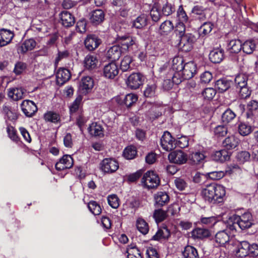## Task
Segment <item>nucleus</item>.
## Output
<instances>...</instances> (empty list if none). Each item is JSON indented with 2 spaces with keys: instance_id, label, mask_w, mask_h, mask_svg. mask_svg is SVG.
I'll use <instances>...</instances> for the list:
<instances>
[{
  "instance_id": "nucleus-54",
  "label": "nucleus",
  "mask_w": 258,
  "mask_h": 258,
  "mask_svg": "<svg viewBox=\"0 0 258 258\" xmlns=\"http://www.w3.org/2000/svg\"><path fill=\"white\" fill-rule=\"evenodd\" d=\"M107 201L109 205L112 208L116 209L119 205V200L115 195L108 196L107 197Z\"/></svg>"
},
{
  "instance_id": "nucleus-25",
  "label": "nucleus",
  "mask_w": 258,
  "mask_h": 258,
  "mask_svg": "<svg viewBox=\"0 0 258 258\" xmlns=\"http://www.w3.org/2000/svg\"><path fill=\"white\" fill-rule=\"evenodd\" d=\"M224 51L219 48L214 49L209 54V59L213 63H220L223 59Z\"/></svg>"
},
{
  "instance_id": "nucleus-58",
  "label": "nucleus",
  "mask_w": 258,
  "mask_h": 258,
  "mask_svg": "<svg viewBox=\"0 0 258 258\" xmlns=\"http://www.w3.org/2000/svg\"><path fill=\"white\" fill-rule=\"evenodd\" d=\"M150 16L153 21L155 22H157L160 20L161 14L157 6L155 5L152 7L150 11Z\"/></svg>"
},
{
  "instance_id": "nucleus-33",
  "label": "nucleus",
  "mask_w": 258,
  "mask_h": 258,
  "mask_svg": "<svg viewBox=\"0 0 258 258\" xmlns=\"http://www.w3.org/2000/svg\"><path fill=\"white\" fill-rule=\"evenodd\" d=\"M90 134L94 136L102 137L103 136V131L102 126L96 122H93L88 128Z\"/></svg>"
},
{
  "instance_id": "nucleus-17",
  "label": "nucleus",
  "mask_w": 258,
  "mask_h": 258,
  "mask_svg": "<svg viewBox=\"0 0 258 258\" xmlns=\"http://www.w3.org/2000/svg\"><path fill=\"white\" fill-rule=\"evenodd\" d=\"M94 86V81L90 77H83L80 84V90L82 94H86L89 93Z\"/></svg>"
},
{
  "instance_id": "nucleus-41",
  "label": "nucleus",
  "mask_w": 258,
  "mask_h": 258,
  "mask_svg": "<svg viewBox=\"0 0 258 258\" xmlns=\"http://www.w3.org/2000/svg\"><path fill=\"white\" fill-rule=\"evenodd\" d=\"M182 254L184 258H198L199 256L197 250L194 247L190 245L185 247Z\"/></svg>"
},
{
  "instance_id": "nucleus-47",
  "label": "nucleus",
  "mask_w": 258,
  "mask_h": 258,
  "mask_svg": "<svg viewBox=\"0 0 258 258\" xmlns=\"http://www.w3.org/2000/svg\"><path fill=\"white\" fill-rule=\"evenodd\" d=\"M137 227L139 231L143 234H146L148 232V225L147 222L142 218H139L137 220Z\"/></svg>"
},
{
  "instance_id": "nucleus-9",
  "label": "nucleus",
  "mask_w": 258,
  "mask_h": 258,
  "mask_svg": "<svg viewBox=\"0 0 258 258\" xmlns=\"http://www.w3.org/2000/svg\"><path fill=\"white\" fill-rule=\"evenodd\" d=\"M170 162L181 165L185 163L187 160V155L181 150H176L168 155Z\"/></svg>"
},
{
  "instance_id": "nucleus-61",
  "label": "nucleus",
  "mask_w": 258,
  "mask_h": 258,
  "mask_svg": "<svg viewBox=\"0 0 258 258\" xmlns=\"http://www.w3.org/2000/svg\"><path fill=\"white\" fill-rule=\"evenodd\" d=\"M176 147H178L180 148H184L188 146V139L187 137L183 136L178 138L175 140Z\"/></svg>"
},
{
  "instance_id": "nucleus-63",
  "label": "nucleus",
  "mask_w": 258,
  "mask_h": 258,
  "mask_svg": "<svg viewBox=\"0 0 258 258\" xmlns=\"http://www.w3.org/2000/svg\"><path fill=\"white\" fill-rule=\"evenodd\" d=\"M174 184L176 188L179 190H183L187 186L186 181L181 177L176 178L174 180Z\"/></svg>"
},
{
  "instance_id": "nucleus-32",
  "label": "nucleus",
  "mask_w": 258,
  "mask_h": 258,
  "mask_svg": "<svg viewBox=\"0 0 258 258\" xmlns=\"http://www.w3.org/2000/svg\"><path fill=\"white\" fill-rule=\"evenodd\" d=\"M253 130V126L248 122H242L238 124V131L242 136L249 135Z\"/></svg>"
},
{
  "instance_id": "nucleus-4",
  "label": "nucleus",
  "mask_w": 258,
  "mask_h": 258,
  "mask_svg": "<svg viewBox=\"0 0 258 258\" xmlns=\"http://www.w3.org/2000/svg\"><path fill=\"white\" fill-rule=\"evenodd\" d=\"M100 170L105 173L115 172L119 168L118 162L113 158H105L100 163Z\"/></svg>"
},
{
  "instance_id": "nucleus-13",
  "label": "nucleus",
  "mask_w": 258,
  "mask_h": 258,
  "mask_svg": "<svg viewBox=\"0 0 258 258\" xmlns=\"http://www.w3.org/2000/svg\"><path fill=\"white\" fill-rule=\"evenodd\" d=\"M21 109L23 112L27 117H31L37 111L36 104L29 100H24L21 104Z\"/></svg>"
},
{
  "instance_id": "nucleus-50",
  "label": "nucleus",
  "mask_w": 258,
  "mask_h": 258,
  "mask_svg": "<svg viewBox=\"0 0 258 258\" xmlns=\"http://www.w3.org/2000/svg\"><path fill=\"white\" fill-rule=\"evenodd\" d=\"M247 77L244 74L238 75L235 78V82L237 88L247 85Z\"/></svg>"
},
{
  "instance_id": "nucleus-27",
  "label": "nucleus",
  "mask_w": 258,
  "mask_h": 258,
  "mask_svg": "<svg viewBox=\"0 0 258 258\" xmlns=\"http://www.w3.org/2000/svg\"><path fill=\"white\" fill-rule=\"evenodd\" d=\"M154 200L156 204L162 206L169 202V197L166 192L159 191L154 195Z\"/></svg>"
},
{
  "instance_id": "nucleus-59",
  "label": "nucleus",
  "mask_w": 258,
  "mask_h": 258,
  "mask_svg": "<svg viewBox=\"0 0 258 258\" xmlns=\"http://www.w3.org/2000/svg\"><path fill=\"white\" fill-rule=\"evenodd\" d=\"M216 90L212 88H207L203 92L202 95L205 99L211 100L215 96Z\"/></svg>"
},
{
  "instance_id": "nucleus-64",
  "label": "nucleus",
  "mask_w": 258,
  "mask_h": 258,
  "mask_svg": "<svg viewBox=\"0 0 258 258\" xmlns=\"http://www.w3.org/2000/svg\"><path fill=\"white\" fill-rule=\"evenodd\" d=\"M217 219L215 217H202L201 222L203 224L210 226L215 225L217 223Z\"/></svg>"
},
{
  "instance_id": "nucleus-39",
  "label": "nucleus",
  "mask_w": 258,
  "mask_h": 258,
  "mask_svg": "<svg viewBox=\"0 0 258 258\" xmlns=\"http://www.w3.org/2000/svg\"><path fill=\"white\" fill-rule=\"evenodd\" d=\"M228 49L232 53H238L242 48V44L239 39H232L228 44Z\"/></svg>"
},
{
  "instance_id": "nucleus-31",
  "label": "nucleus",
  "mask_w": 258,
  "mask_h": 258,
  "mask_svg": "<svg viewBox=\"0 0 258 258\" xmlns=\"http://www.w3.org/2000/svg\"><path fill=\"white\" fill-rule=\"evenodd\" d=\"M170 236V232L166 227H163L159 229L153 236L152 239L155 240H162L168 239Z\"/></svg>"
},
{
  "instance_id": "nucleus-62",
  "label": "nucleus",
  "mask_w": 258,
  "mask_h": 258,
  "mask_svg": "<svg viewBox=\"0 0 258 258\" xmlns=\"http://www.w3.org/2000/svg\"><path fill=\"white\" fill-rule=\"evenodd\" d=\"M227 127L225 125H218L214 130V134L217 137H223L227 134Z\"/></svg>"
},
{
  "instance_id": "nucleus-46",
  "label": "nucleus",
  "mask_w": 258,
  "mask_h": 258,
  "mask_svg": "<svg viewBox=\"0 0 258 258\" xmlns=\"http://www.w3.org/2000/svg\"><path fill=\"white\" fill-rule=\"evenodd\" d=\"M88 207L90 211L94 215H99L101 213V208L96 201H90L88 204Z\"/></svg>"
},
{
  "instance_id": "nucleus-34",
  "label": "nucleus",
  "mask_w": 258,
  "mask_h": 258,
  "mask_svg": "<svg viewBox=\"0 0 258 258\" xmlns=\"http://www.w3.org/2000/svg\"><path fill=\"white\" fill-rule=\"evenodd\" d=\"M85 67L88 70H92L97 67L98 59L94 55H87L84 60Z\"/></svg>"
},
{
  "instance_id": "nucleus-35",
  "label": "nucleus",
  "mask_w": 258,
  "mask_h": 258,
  "mask_svg": "<svg viewBox=\"0 0 258 258\" xmlns=\"http://www.w3.org/2000/svg\"><path fill=\"white\" fill-rule=\"evenodd\" d=\"M147 24V17L145 14L138 16L132 22V27L137 29H142Z\"/></svg>"
},
{
  "instance_id": "nucleus-51",
  "label": "nucleus",
  "mask_w": 258,
  "mask_h": 258,
  "mask_svg": "<svg viewBox=\"0 0 258 258\" xmlns=\"http://www.w3.org/2000/svg\"><path fill=\"white\" fill-rule=\"evenodd\" d=\"M138 100V97L134 94H128L123 98V103L126 107H129Z\"/></svg>"
},
{
  "instance_id": "nucleus-19",
  "label": "nucleus",
  "mask_w": 258,
  "mask_h": 258,
  "mask_svg": "<svg viewBox=\"0 0 258 258\" xmlns=\"http://www.w3.org/2000/svg\"><path fill=\"white\" fill-rule=\"evenodd\" d=\"M101 40L95 35H88L85 40V45L89 50H93L101 43Z\"/></svg>"
},
{
  "instance_id": "nucleus-40",
  "label": "nucleus",
  "mask_w": 258,
  "mask_h": 258,
  "mask_svg": "<svg viewBox=\"0 0 258 258\" xmlns=\"http://www.w3.org/2000/svg\"><path fill=\"white\" fill-rule=\"evenodd\" d=\"M44 118L45 121L53 123H58L60 121V117L59 114L51 111H47L44 114Z\"/></svg>"
},
{
  "instance_id": "nucleus-56",
  "label": "nucleus",
  "mask_w": 258,
  "mask_h": 258,
  "mask_svg": "<svg viewBox=\"0 0 258 258\" xmlns=\"http://www.w3.org/2000/svg\"><path fill=\"white\" fill-rule=\"evenodd\" d=\"M162 11L163 15L168 16L175 11V8L172 4L166 2L162 6Z\"/></svg>"
},
{
  "instance_id": "nucleus-22",
  "label": "nucleus",
  "mask_w": 258,
  "mask_h": 258,
  "mask_svg": "<svg viewBox=\"0 0 258 258\" xmlns=\"http://www.w3.org/2000/svg\"><path fill=\"white\" fill-rule=\"evenodd\" d=\"M239 143V139L234 135L226 137L222 142L223 147L226 150H232L235 148Z\"/></svg>"
},
{
  "instance_id": "nucleus-43",
  "label": "nucleus",
  "mask_w": 258,
  "mask_h": 258,
  "mask_svg": "<svg viewBox=\"0 0 258 258\" xmlns=\"http://www.w3.org/2000/svg\"><path fill=\"white\" fill-rule=\"evenodd\" d=\"M136 148L134 146H128L126 147L123 152V157L128 160L134 159L137 155Z\"/></svg>"
},
{
  "instance_id": "nucleus-11",
  "label": "nucleus",
  "mask_w": 258,
  "mask_h": 258,
  "mask_svg": "<svg viewBox=\"0 0 258 258\" xmlns=\"http://www.w3.org/2000/svg\"><path fill=\"white\" fill-rule=\"evenodd\" d=\"M195 36L191 33H186L182 36L179 40V45L183 50L188 51L192 48V44L195 41Z\"/></svg>"
},
{
  "instance_id": "nucleus-10",
  "label": "nucleus",
  "mask_w": 258,
  "mask_h": 258,
  "mask_svg": "<svg viewBox=\"0 0 258 258\" xmlns=\"http://www.w3.org/2000/svg\"><path fill=\"white\" fill-rule=\"evenodd\" d=\"M74 164V161L71 156L63 155L55 165V169L58 171L71 168Z\"/></svg>"
},
{
  "instance_id": "nucleus-30",
  "label": "nucleus",
  "mask_w": 258,
  "mask_h": 258,
  "mask_svg": "<svg viewBox=\"0 0 258 258\" xmlns=\"http://www.w3.org/2000/svg\"><path fill=\"white\" fill-rule=\"evenodd\" d=\"M183 58L180 57H175L172 60L171 70L170 71V72H172L173 73H179L180 77V72L183 69Z\"/></svg>"
},
{
  "instance_id": "nucleus-53",
  "label": "nucleus",
  "mask_w": 258,
  "mask_h": 258,
  "mask_svg": "<svg viewBox=\"0 0 258 258\" xmlns=\"http://www.w3.org/2000/svg\"><path fill=\"white\" fill-rule=\"evenodd\" d=\"M248 111L246 115L247 118H250L252 116V111H255L258 108V102L255 100H251L248 102L247 106Z\"/></svg>"
},
{
  "instance_id": "nucleus-12",
  "label": "nucleus",
  "mask_w": 258,
  "mask_h": 258,
  "mask_svg": "<svg viewBox=\"0 0 258 258\" xmlns=\"http://www.w3.org/2000/svg\"><path fill=\"white\" fill-rule=\"evenodd\" d=\"M119 69L114 62H111L104 66L103 68L104 76L109 79H113L117 76Z\"/></svg>"
},
{
  "instance_id": "nucleus-8",
  "label": "nucleus",
  "mask_w": 258,
  "mask_h": 258,
  "mask_svg": "<svg viewBox=\"0 0 258 258\" xmlns=\"http://www.w3.org/2000/svg\"><path fill=\"white\" fill-rule=\"evenodd\" d=\"M144 78L140 73H133L127 78L126 84L132 89H137L143 83Z\"/></svg>"
},
{
  "instance_id": "nucleus-55",
  "label": "nucleus",
  "mask_w": 258,
  "mask_h": 258,
  "mask_svg": "<svg viewBox=\"0 0 258 258\" xmlns=\"http://www.w3.org/2000/svg\"><path fill=\"white\" fill-rule=\"evenodd\" d=\"M3 110L10 120H15L17 119L18 115L17 112L15 110H12L9 106H4Z\"/></svg>"
},
{
  "instance_id": "nucleus-42",
  "label": "nucleus",
  "mask_w": 258,
  "mask_h": 258,
  "mask_svg": "<svg viewBox=\"0 0 258 258\" xmlns=\"http://www.w3.org/2000/svg\"><path fill=\"white\" fill-rule=\"evenodd\" d=\"M230 87V82L225 79H219L215 83V87L220 92H224Z\"/></svg>"
},
{
  "instance_id": "nucleus-57",
  "label": "nucleus",
  "mask_w": 258,
  "mask_h": 258,
  "mask_svg": "<svg viewBox=\"0 0 258 258\" xmlns=\"http://www.w3.org/2000/svg\"><path fill=\"white\" fill-rule=\"evenodd\" d=\"M153 216L157 222H160L165 219L167 213L162 210H156L154 211Z\"/></svg>"
},
{
  "instance_id": "nucleus-6",
  "label": "nucleus",
  "mask_w": 258,
  "mask_h": 258,
  "mask_svg": "<svg viewBox=\"0 0 258 258\" xmlns=\"http://www.w3.org/2000/svg\"><path fill=\"white\" fill-rule=\"evenodd\" d=\"M181 82V79L179 73L170 72L163 83V88L165 90L171 89L174 84H178Z\"/></svg>"
},
{
  "instance_id": "nucleus-60",
  "label": "nucleus",
  "mask_w": 258,
  "mask_h": 258,
  "mask_svg": "<svg viewBox=\"0 0 258 258\" xmlns=\"http://www.w3.org/2000/svg\"><path fill=\"white\" fill-rule=\"evenodd\" d=\"M239 89V97L241 99H246L249 97L251 94V90L246 85L244 87L238 88Z\"/></svg>"
},
{
  "instance_id": "nucleus-7",
  "label": "nucleus",
  "mask_w": 258,
  "mask_h": 258,
  "mask_svg": "<svg viewBox=\"0 0 258 258\" xmlns=\"http://www.w3.org/2000/svg\"><path fill=\"white\" fill-rule=\"evenodd\" d=\"M197 73V66L193 61H189L184 64L183 69L180 72V78L187 80L191 78Z\"/></svg>"
},
{
  "instance_id": "nucleus-37",
  "label": "nucleus",
  "mask_w": 258,
  "mask_h": 258,
  "mask_svg": "<svg viewBox=\"0 0 258 258\" xmlns=\"http://www.w3.org/2000/svg\"><path fill=\"white\" fill-rule=\"evenodd\" d=\"M173 28L174 26L171 21H165L160 25L159 33L162 35H167L173 30Z\"/></svg>"
},
{
  "instance_id": "nucleus-16",
  "label": "nucleus",
  "mask_w": 258,
  "mask_h": 258,
  "mask_svg": "<svg viewBox=\"0 0 258 258\" xmlns=\"http://www.w3.org/2000/svg\"><path fill=\"white\" fill-rule=\"evenodd\" d=\"M71 78V73L69 70L64 68L58 69L56 74V83L61 86L66 83Z\"/></svg>"
},
{
  "instance_id": "nucleus-44",
  "label": "nucleus",
  "mask_w": 258,
  "mask_h": 258,
  "mask_svg": "<svg viewBox=\"0 0 258 258\" xmlns=\"http://www.w3.org/2000/svg\"><path fill=\"white\" fill-rule=\"evenodd\" d=\"M213 158L216 161L223 162L228 160L229 156L227 151L225 150H221L215 152L213 156Z\"/></svg>"
},
{
  "instance_id": "nucleus-26",
  "label": "nucleus",
  "mask_w": 258,
  "mask_h": 258,
  "mask_svg": "<svg viewBox=\"0 0 258 258\" xmlns=\"http://www.w3.org/2000/svg\"><path fill=\"white\" fill-rule=\"evenodd\" d=\"M249 250V243L246 241H243L238 245L235 254L237 257H243L248 255Z\"/></svg>"
},
{
  "instance_id": "nucleus-5",
  "label": "nucleus",
  "mask_w": 258,
  "mask_h": 258,
  "mask_svg": "<svg viewBox=\"0 0 258 258\" xmlns=\"http://www.w3.org/2000/svg\"><path fill=\"white\" fill-rule=\"evenodd\" d=\"M160 144L163 149L166 151H170L176 148L175 140L171 134L165 132L160 139Z\"/></svg>"
},
{
  "instance_id": "nucleus-1",
  "label": "nucleus",
  "mask_w": 258,
  "mask_h": 258,
  "mask_svg": "<svg viewBox=\"0 0 258 258\" xmlns=\"http://www.w3.org/2000/svg\"><path fill=\"white\" fill-rule=\"evenodd\" d=\"M225 194L223 186L215 183L207 185L201 192L202 197L206 201L213 204L222 202Z\"/></svg>"
},
{
  "instance_id": "nucleus-49",
  "label": "nucleus",
  "mask_w": 258,
  "mask_h": 258,
  "mask_svg": "<svg viewBox=\"0 0 258 258\" xmlns=\"http://www.w3.org/2000/svg\"><path fill=\"white\" fill-rule=\"evenodd\" d=\"M157 86L154 82L147 85L144 90V95L147 97H151L155 95Z\"/></svg>"
},
{
  "instance_id": "nucleus-20",
  "label": "nucleus",
  "mask_w": 258,
  "mask_h": 258,
  "mask_svg": "<svg viewBox=\"0 0 258 258\" xmlns=\"http://www.w3.org/2000/svg\"><path fill=\"white\" fill-rule=\"evenodd\" d=\"M61 24L65 27H70L74 25L75 19L73 15L68 11H62L59 15Z\"/></svg>"
},
{
  "instance_id": "nucleus-28",
  "label": "nucleus",
  "mask_w": 258,
  "mask_h": 258,
  "mask_svg": "<svg viewBox=\"0 0 258 258\" xmlns=\"http://www.w3.org/2000/svg\"><path fill=\"white\" fill-rule=\"evenodd\" d=\"M191 237L194 239H204L209 237L211 235L210 231L205 228H197L191 232Z\"/></svg>"
},
{
  "instance_id": "nucleus-45",
  "label": "nucleus",
  "mask_w": 258,
  "mask_h": 258,
  "mask_svg": "<svg viewBox=\"0 0 258 258\" xmlns=\"http://www.w3.org/2000/svg\"><path fill=\"white\" fill-rule=\"evenodd\" d=\"M236 159L239 164H244L245 162H248L250 160V155L247 151H241L237 153Z\"/></svg>"
},
{
  "instance_id": "nucleus-15",
  "label": "nucleus",
  "mask_w": 258,
  "mask_h": 258,
  "mask_svg": "<svg viewBox=\"0 0 258 258\" xmlns=\"http://www.w3.org/2000/svg\"><path fill=\"white\" fill-rule=\"evenodd\" d=\"M36 42L33 39H28L23 42L18 47L19 53L25 54L27 51L32 50L36 46Z\"/></svg>"
},
{
  "instance_id": "nucleus-18",
  "label": "nucleus",
  "mask_w": 258,
  "mask_h": 258,
  "mask_svg": "<svg viewBox=\"0 0 258 258\" xmlns=\"http://www.w3.org/2000/svg\"><path fill=\"white\" fill-rule=\"evenodd\" d=\"M230 239V236L228 230L225 229L218 232L215 236V240L218 246H224L228 243Z\"/></svg>"
},
{
  "instance_id": "nucleus-48",
  "label": "nucleus",
  "mask_w": 258,
  "mask_h": 258,
  "mask_svg": "<svg viewBox=\"0 0 258 258\" xmlns=\"http://www.w3.org/2000/svg\"><path fill=\"white\" fill-rule=\"evenodd\" d=\"M236 117V114L230 109H227L222 114V120L223 122L227 123L230 122Z\"/></svg>"
},
{
  "instance_id": "nucleus-2",
  "label": "nucleus",
  "mask_w": 258,
  "mask_h": 258,
  "mask_svg": "<svg viewBox=\"0 0 258 258\" xmlns=\"http://www.w3.org/2000/svg\"><path fill=\"white\" fill-rule=\"evenodd\" d=\"M229 229L236 230L238 226L241 229L244 230L250 228L253 224L252 216L249 212L244 213L241 216L233 215L228 221Z\"/></svg>"
},
{
  "instance_id": "nucleus-38",
  "label": "nucleus",
  "mask_w": 258,
  "mask_h": 258,
  "mask_svg": "<svg viewBox=\"0 0 258 258\" xmlns=\"http://www.w3.org/2000/svg\"><path fill=\"white\" fill-rule=\"evenodd\" d=\"M256 47V42L253 40H248L245 41L242 44V49L243 51L247 54H251L255 50Z\"/></svg>"
},
{
  "instance_id": "nucleus-36",
  "label": "nucleus",
  "mask_w": 258,
  "mask_h": 258,
  "mask_svg": "<svg viewBox=\"0 0 258 258\" xmlns=\"http://www.w3.org/2000/svg\"><path fill=\"white\" fill-rule=\"evenodd\" d=\"M24 94V90L22 88H11L8 92V96L14 100H18L23 98Z\"/></svg>"
},
{
  "instance_id": "nucleus-14",
  "label": "nucleus",
  "mask_w": 258,
  "mask_h": 258,
  "mask_svg": "<svg viewBox=\"0 0 258 258\" xmlns=\"http://www.w3.org/2000/svg\"><path fill=\"white\" fill-rule=\"evenodd\" d=\"M14 37L13 31L4 28L0 29V46H5L10 43Z\"/></svg>"
},
{
  "instance_id": "nucleus-21",
  "label": "nucleus",
  "mask_w": 258,
  "mask_h": 258,
  "mask_svg": "<svg viewBox=\"0 0 258 258\" xmlns=\"http://www.w3.org/2000/svg\"><path fill=\"white\" fill-rule=\"evenodd\" d=\"M119 43L125 50H130L133 45L136 44V39L130 36H123L119 37Z\"/></svg>"
},
{
  "instance_id": "nucleus-24",
  "label": "nucleus",
  "mask_w": 258,
  "mask_h": 258,
  "mask_svg": "<svg viewBox=\"0 0 258 258\" xmlns=\"http://www.w3.org/2000/svg\"><path fill=\"white\" fill-rule=\"evenodd\" d=\"M104 16V13L102 10L97 9L91 13L90 20L92 23L98 25L103 21Z\"/></svg>"
},
{
  "instance_id": "nucleus-52",
  "label": "nucleus",
  "mask_w": 258,
  "mask_h": 258,
  "mask_svg": "<svg viewBox=\"0 0 258 258\" xmlns=\"http://www.w3.org/2000/svg\"><path fill=\"white\" fill-rule=\"evenodd\" d=\"M132 61V57L129 55L125 56L120 62V69L123 71L128 70L131 68V63Z\"/></svg>"
},
{
  "instance_id": "nucleus-29",
  "label": "nucleus",
  "mask_w": 258,
  "mask_h": 258,
  "mask_svg": "<svg viewBox=\"0 0 258 258\" xmlns=\"http://www.w3.org/2000/svg\"><path fill=\"white\" fill-rule=\"evenodd\" d=\"M206 158L205 152L204 151H196L192 152L189 156L190 161L194 164H198L203 163Z\"/></svg>"
},
{
  "instance_id": "nucleus-3",
  "label": "nucleus",
  "mask_w": 258,
  "mask_h": 258,
  "mask_svg": "<svg viewBox=\"0 0 258 258\" xmlns=\"http://www.w3.org/2000/svg\"><path fill=\"white\" fill-rule=\"evenodd\" d=\"M142 183L148 189L155 188L159 185L160 179L154 171H148L144 174Z\"/></svg>"
},
{
  "instance_id": "nucleus-23",
  "label": "nucleus",
  "mask_w": 258,
  "mask_h": 258,
  "mask_svg": "<svg viewBox=\"0 0 258 258\" xmlns=\"http://www.w3.org/2000/svg\"><path fill=\"white\" fill-rule=\"evenodd\" d=\"M121 54V47L119 45H114L107 50L106 53V57L114 62L120 57Z\"/></svg>"
}]
</instances>
